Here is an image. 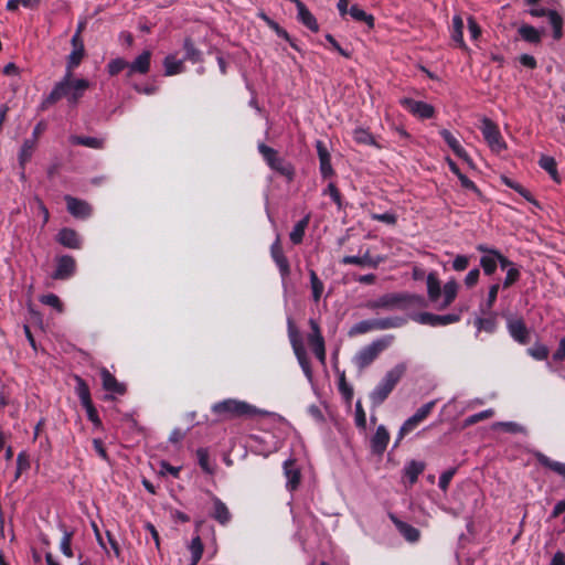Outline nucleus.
Here are the masks:
<instances>
[{"instance_id": "nucleus-54", "label": "nucleus", "mask_w": 565, "mask_h": 565, "mask_svg": "<svg viewBox=\"0 0 565 565\" xmlns=\"http://www.w3.org/2000/svg\"><path fill=\"white\" fill-rule=\"evenodd\" d=\"M548 348L542 343H535L532 348L527 349V354L536 361H544L548 356Z\"/></svg>"}, {"instance_id": "nucleus-40", "label": "nucleus", "mask_w": 565, "mask_h": 565, "mask_svg": "<svg viewBox=\"0 0 565 565\" xmlns=\"http://www.w3.org/2000/svg\"><path fill=\"white\" fill-rule=\"evenodd\" d=\"M451 39L457 44V46L467 49L466 42L463 40V20L459 14H456L452 18Z\"/></svg>"}, {"instance_id": "nucleus-50", "label": "nucleus", "mask_w": 565, "mask_h": 565, "mask_svg": "<svg viewBox=\"0 0 565 565\" xmlns=\"http://www.w3.org/2000/svg\"><path fill=\"white\" fill-rule=\"evenodd\" d=\"M126 68L129 71V62L122 57L113 58L107 64V71L110 76H116Z\"/></svg>"}, {"instance_id": "nucleus-44", "label": "nucleus", "mask_w": 565, "mask_h": 565, "mask_svg": "<svg viewBox=\"0 0 565 565\" xmlns=\"http://www.w3.org/2000/svg\"><path fill=\"white\" fill-rule=\"evenodd\" d=\"M501 180L504 185H507L508 188L518 192L527 202L536 204V201L534 200L532 193L527 189H525L522 184H520L519 182L510 179L509 177H504V175L501 178Z\"/></svg>"}, {"instance_id": "nucleus-58", "label": "nucleus", "mask_w": 565, "mask_h": 565, "mask_svg": "<svg viewBox=\"0 0 565 565\" xmlns=\"http://www.w3.org/2000/svg\"><path fill=\"white\" fill-rule=\"evenodd\" d=\"M493 415H494V411L493 409H491V408L484 409L482 412H479L477 414L468 416L465 419V425L466 426L475 425V424H477L479 422H482V420H486V419L492 417Z\"/></svg>"}, {"instance_id": "nucleus-53", "label": "nucleus", "mask_w": 565, "mask_h": 565, "mask_svg": "<svg viewBox=\"0 0 565 565\" xmlns=\"http://www.w3.org/2000/svg\"><path fill=\"white\" fill-rule=\"evenodd\" d=\"M198 462L201 469L206 473H213V467L210 462V454L206 448H199L196 450Z\"/></svg>"}, {"instance_id": "nucleus-62", "label": "nucleus", "mask_w": 565, "mask_h": 565, "mask_svg": "<svg viewBox=\"0 0 565 565\" xmlns=\"http://www.w3.org/2000/svg\"><path fill=\"white\" fill-rule=\"evenodd\" d=\"M355 425L361 430L366 429V414L361 401H358L355 404Z\"/></svg>"}, {"instance_id": "nucleus-20", "label": "nucleus", "mask_w": 565, "mask_h": 565, "mask_svg": "<svg viewBox=\"0 0 565 565\" xmlns=\"http://www.w3.org/2000/svg\"><path fill=\"white\" fill-rule=\"evenodd\" d=\"M209 493L213 503V509L210 512V516L214 519L218 524L223 526L227 525L232 520V514L227 505L214 493Z\"/></svg>"}, {"instance_id": "nucleus-29", "label": "nucleus", "mask_w": 565, "mask_h": 565, "mask_svg": "<svg viewBox=\"0 0 565 565\" xmlns=\"http://www.w3.org/2000/svg\"><path fill=\"white\" fill-rule=\"evenodd\" d=\"M284 473L287 478V489L290 491L296 490L300 484L301 473L294 460L289 459L284 462Z\"/></svg>"}, {"instance_id": "nucleus-38", "label": "nucleus", "mask_w": 565, "mask_h": 565, "mask_svg": "<svg viewBox=\"0 0 565 565\" xmlns=\"http://www.w3.org/2000/svg\"><path fill=\"white\" fill-rule=\"evenodd\" d=\"M309 222L310 215L308 214L295 224L292 231L289 234V238L294 245H299L302 243Z\"/></svg>"}, {"instance_id": "nucleus-46", "label": "nucleus", "mask_w": 565, "mask_h": 565, "mask_svg": "<svg viewBox=\"0 0 565 565\" xmlns=\"http://www.w3.org/2000/svg\"><path fill=\"white\" fill-rule=\"evenodd\" d=\"M475 326L478 331H486L488 333H493L497 330V318L495 315H491L486 318H478L475 321Z\"/></svg>"}, {"instance_id": "nucleus-61", "label": "nucleus", "mask_w": 565, "mask_h": 565, "mask_svg": "<svg viewBox=\"0 0 565 565\" xmlns=\"http://www.w3.org/2000/svg\"><path fill=\"white\" fill-rule=\"evenodd\" d=\"M323 194H329L339 210L343 209L342 195L334 183H329L327 189L323 191Z\"/></svg>"}, {"instance_id": "nucleus-7", "label": "nucleus", "mask_w": 565, "mask_h": 565, "mask_svg": "<svg viewBox=\"0 0 565 565\" xmlns=\"http://www.w3.org/2000/svg\"><path fill=\"white\" fill-rule=\"evenodd\" d=\"M406 323L407 319L398 316L362 320L352 326L348 334L349 337H355L374 330L397 329L404 327Z\"/></svg>"}, {"instance_id": "nucleus-32", "label": "nucleus", "mask_w": 565, "mask_h": 565, "mask_svg": "<svg viewBox=\"0 0 565 565\" xmlns=\"http://www.w3.org/2000/svg\"><path fill=\"white\" fill-rule=\"evenodd\" d=\"M164 75L173 76L184 72V60L177 58L175 54H169L163 60Z\"/></svg>"}, {"instance_id": "nucleus-26", "label": "nucleus", "mask_w": 565, "mask_h": 565, "mask_svg": "<svg viewBox=\"0 0 565 565\" xmlns=\"http://www.w3.org/2000/svg\"><path fill=\"white\" fill-rule=\"evenodd\" d=\"M439 135L444 139V141L447 143V146L452 150V152L460 158L461 160L470 163L471 158L469 153L466 151V149L460 145L459 140L449 131L448 129H440Z\"/></svg>"}, {"instance_id": "nucleus-45", "label": "nucleus", "mask_w": 565, "mask_h": 565, "mask_svg": "<svg viewBox=\"0 0 565 565\" xmlns=\"http://www.w3.org/2000/svg\"><path fill=\"white\" fill-rule=\"evenodd\" d=\"M74 380L76 382L75 392L81 401V404L83 405L88 402H92L89 386L86 383V381L82 379L79 375H75Z\"/></svg>"}, {"instance_id": "nucleus-60", "label": "nucleus", "mask_w": 565, "mask_h": 565, "mask_svg": "<svg viewBox=\"0 0 565 565\" xmlns=\"http://www.w3.org/2000/svg\"><path fill=\"white\" fill-rule=\"evenodd\" d=\"M40 301L43 305H46V306H50V307L54 308L58 312L63 311V303H62L61 299L55 294L43 295L40 298Z\"/></svg>"}, {"instance_id": "nucleus-52", "label": "nucleus", "mask_w": 565, "mask_h": 565, "mask_svg": "<svg viewBox=\"0 0 565 565\" xmlns=\"http://www.w3.org/2000/svg\"><path fill=\"white\" fill-rule=\"evenodd\" d=\"M338 388L345 401L350 402L353 398V387L348 384L344 371L339 373Z\"/></svg>"}, {"instance_id": "nucleus-43", "label": "nucleus", "mask_w": 565, "mask_h": 565, "mask_svg": "<svg viewBox=\"0 0 565 565\" xmlns=\"http://www.w3.org/2000/svg\"><path fill=\"white\" fill-rule=\"evenodd\" d=\"M84 55L85 49H73L66 60L65 74L73 75L74 70L82 63Z\"/></svg>"}, {"instance_id": "nucleus-22", "label": "nucleus", "mask_w": 565, "mask_h": 565, "mask_svg": "<svg viewBox=\"0 0 565 565\" xmlns=\"http://www.w3.org/2000/svg\"><path fill=\"white\" fill-rule=\"evenodd\" d=\"M100 379L103 388L116 395H125L127 387L124 383L119 382L114 374H111L106 367L100 369Z\"/></svg>"}, {"instance_id": "nucleus-21", "label": "nucleus", "mask_w": 565, "mask_h": 565, "mask_svg": "<svg viewBox=\"0 0 565 565\" xmlns=\"http://www.w3.org/2000/svg\"><path fill=\"white\" fill-rule=\"evenodd\" d=\"M390 443V433L384 425H380L370 440L373 455L382 456Z\"/></svg>"}, {"instance_id": "nucleus-47", "label": "nucleus", "mask_w": 565, "mask_h": 565, "mask_svg": "<svg viewBox=\"0 0 565 565\" xmlns=\"http://www.w3.org/2000/svg\"><path fill=\"white\" fill-rule=\"evenodd\" d=\"M550 24L553 29V38L559 40L563 36V18L557 11H551L548 18Z\"/></svg>"}, {"instance_id": "nucleus-8", "label": "nucleus", "mask_w": 565, "mask_h": 565, "mask_svg": "<svg viewBox=\"0 0 565 565\" xmlns=\"http://www.w3.org/2000/svg\"><path fill=\"white\" fill-rule=\"evenodd\" d=\"M393 340L394 335L390 334L373 341L369 345L363 347L353 358L354 365L360 371H363L370 366L379 358V355L392 344Z\"/></svg>"}, {"instance_id": "nucleus-36", "label": "nucleus", "mask_w": 565, "mask_h": 565, "mask_svg": "<svg viewBox=\"0 0 565 565\" xmlns=\"http://www.w3.org/2000/svg\"><path fill=\"white\" fill-rule=\"evenodd\" d=\"M292 351H294L295 356L297 358V361H298L303 374L311 382L313 379V373H312V369H311V364H310V359L307 354L305 347L295 348Z\"/></svg>"}, {"instance_id": "nucleus-35", "label": "nucleus", "mask_w": 565, "mask_h": 565, "mask_svg": "<svg viewBox=\"0 0 565 565\" xmlns=\"http://www.w3.org/2000/svg\"><path fill=\"white\" fill-rule=\"evenodd\" d=\"M539 166L550 174L554 182L558 184L562 182V178L557 171L556 160L553 157L545 154L541 156Z\"/></svg>"}, {"instance_id": "nucleus-15", "label": "nucleus", "mask_w": 565, "mask_h": 565, "mask_svg": "<svg viewBox=\"0 0 565 565\" xmlns=\"http://www.w3.org/2000/svg\"><path fill=\"white\" fill-rule=\"evenodd\" d=\"M507 329L510 337L518 343L525 345L530 342V330L523 318L509 316L507 319Z\"/></svg>"}, {"instance_id": "nucleus-13", "label": "nucleus", "mask_w": 565, "mask_h": 565, "mask_svg": "<svg viewBox=\"0 0 565 565\" xmlns=\"http://www.w3.org/2000/svg\"><path fill=\"white\" fill-rule=\"evenodd\" d=\"M412 320L430 327L448 326L460 321L459 313L435 315L430 312H419L413 315Z\"/></svg>"}, {"instance_id": "nucleus-57", "label": "nucleus", "mask_w": 565, "mask_h": 565, "mask_svg": "<svg viewBox=\"0 0 565 565\" xmlns=\"http://www.w3.org/2000/svg\"><path fill=\"white\" fill-rule=\"evenodd\" d=\"M85 411H86V414H87V418L89 422H92V424L96 427V428H100L102 427V420L99 418V415H98V412L96 409V407L94 406L93 404V401L92 402H88L86 404H83L82 405Z\"/></svg>"}, {"instance_id": "nucleus-23", "label": "nucleus", "mask_w": 565, "mask_h": 565, "mask_svg": "<svg viewBox=\"0 0 565 565\" xmlns=\"http://www.w3.org/2000/svg\"><path fill=\"white\" fill-rule=\"evenodd\" d=\"M152 53L149 50L143 51L139 54L131 63H129V71H127V77H131L134 74L146 75L150 71Z\"/></svg>"}, {"instance_id": "nucleus-51", "label": "nucleus", "mask_w": 565, "mask_h": 565, "mask_svg": "<svg viewBox=\"0 0 565 565\" xmlns=\"http://www.w3.org/2000/svg\"><path fill=\"white\" fill-rule=\"evenodd\" d=\"M353 139L359 145L374 146L375 140L371 132L363 128H356L353 131Z\"/></svg>"}, {"instance_id": "nucleus-24", "label": "nucleus", "mask_w": 565, "mask_h": 565, "mask_svg": "<svg viewBox=\"0 0 565 565\" xmlns=\"http://www.w3.org/2000/svg\"><path fill=\"white\" fill-rule=\"evenodd\" d=\"M56 242L71 249L82 248L83 243L79 234L71 227L61 228L56 235Z\"/></svg>"}, {"instance_id": "nucleus-63", "label": "nucleus", "mask_w": 565, "mask_h": 565, "mask_svg": "<svg viewBox=\"0 0 565 565\" xmlns=\"http://www.w3.org/2000/svg\"><path fill=\"white\" fill-rule=\"evenodd\" d=\"M456 472H457L456 468H450L440 475L439 481H438V487L440 488V490H443L444 492H446L448 490V487H449L454 476L456 475Z\"/></svg>"}, {"instance_id": "nucleus-14", "label": "nucleus", "mask_w": 565, "mask_h": 565, "mask_svg": "<svg viewBox=\"0 0 565 565\" xmlns=\"http://www.w3.org/2000/svg\"><path fill=\"white\" fill-rule=\"evenodd\" d=\"M270 257L278 268L282 282H285L291 274V268L288 258L286 257L279 236L270 246Z\"/></svg>"}, {"instance_id": "nucleus-31", "label": "nucleus", "mask_w": 565, "mask_h": 565, "mask_svg": "<svg viewBox=\"0 0 565 565\" xmlns=\"http://www.w3.org/2000/svg\"><path fill=\"white\" fill-rule=\"evenodd\" d=\"M425 468L426 465L424 461L411 460L405 465L403 475L407 478L409 484H414L417 482L418 477L424 472Z\"/></svg>"}, {"instance_id": "nucleus-9", "label": "nucleus", "mask_w": 565, "mask_h": 565, "mask_svg": "<svg viewBox=\"0 0 565 565\" xmlns=\"http://www.w3.org/2000/svg\"><path fill=\"white\" fill-rule=\"evenodd\" d=\"M480 130L493 152L500 153L507 149V142L501 135L499 126L493 120L484 117L481 121Z\"/></svg>"}, {"instance_id": "nucleus-3", "label": "nucleus", "mask_w": 565, "mask_h": 565, "mask_svg": "<svg viewBox=\"0 0 565 565\" xmlns=\"http://www.w3.org/2000/svg\"><path fill=\"white\" fill-rule=\"evenodd\" d=\"M427 296L430 302L437 303L443 294V301L437 306V309L444 310L448 308L456 299L458 294V284L455 279L448 280L441 288L440 280L436 271H430L426 279Z\"/></svg>"}, {"instance_id": "nucleus-49", "label": "nucleus", "mask_w": 565, "mask_h": 565, "mask_svg": "<svg viewBox=\"0 0 565 565\" xmlns=\"http://www.w3.org/2000/svg\"><path fill=\"white\" fill-rule=\"evenodd\" d=\"M288 338L291 344L292 350L295 348L303 347L302 339L300 337V332L294 323L291 318H288Z\"/></svg>"}, {"instance_id": "nucleus-42", "label": "nucleus", "mask_w": 565, "mask_h": 565, "mask_svg": "<svg viewBox=\"0 0 565 565\" xmlns=\"http://www.w3.org/2000/svg\"><path fill=\"white\" fill-rule=\"evenodd\" d=\"M310 288L312 294V300L318 303L322 297L324 285L313 269L309 270Z\"/></svg>"}, {"instance_id": "nucleus-41", "label": "nucleus", "mask_w": 565, "mask_h": 565, "mask_svg": "<svg viewBox=\"0 0 565 565\" xmlns=\"http://www.w3.org/2000/svg\"><path fill=\"white\" fill-rule=\"evenodd\" d=\"M349 14L351 18L359 22H364L369 29L374 28L375 19L372 14L365 12L363 9H361L358 4L351 6L349 10Z\"/></svg>"}, {"instance_id": "nucleus-12", "label": "nucleus", "mask_w": 565, "mask_h": 565, "mask_svg": "<svg viewBox=\"0 0 565 565\" xmlns=\"http://www.w3.org/2000/svg\"><path fill=\"white\" fill-rule=\"evenodd\" d=\"M399 105L418 119H430L435 116V107L428 103L415 100L411 97H402Z\"/></svg>"}, {"instance_id": "nucleus-11", "label": "nucleus", "mask_w": 565, "mask_h": 565, "mask_svg": "<svg viewBox=\"0 0 565 565\" xmlns=\"http://www.w3.org/2000/svg\"><path fill=\"white\" fill-rule=\"evenodd\" d=\"M309 327L311 331L307 335L308 344L318 361L326 364V342L320 326L315 319H309Z\"/></svg>"}, {"instance_id": "nucleus-55", "label": "nucleus", "mask_w": 565, "mask_h": 565, "mask_svg": "<svg viewBox=\"0 0 565 565\" xmlns=\"http://www.w3.org/2000/svg\"><path fill=\"white\" fill-rule=\"evenodd\" d=\"M480 266L482 267L484 275H493L498 268L497 257L494 255L482 256L480 258Z\"/></svg>"}, {"instance_id": "nucleus-34", "label": "nucleus", "mask_w": 565, "mask_h": 565, "mask_svg": "<svg viewBox=\"0 0 565 565\" xmlns=\"http://www.w3.org/2000/svg\"><path fill=\"white\" fill-rule=\"evenodd\" d=\"M70 142L75 146H84L92 149H104L105 147V139L96 137L72 135Z\"/></svg>"}, {"instance_id": "nucleus-48", "label": "nucleus", "mask_w": 565, "mask_h": 565, "mask_svg": "<svg viewBox=\"0 0 565 565\" xmlns=\"http://www.w3.org/2000/svg\"><path fill=\"white\" fill-rule=\"evenodd\" d=\"M63 529V536L60 543V550L66 557L73 556L72 551V539H73V532L68 531L64 525L61 526Z\"/></svg>"}, {"instance_id": "nucleus-59", "label": "nucleus", "mask_w": 565, "mask_h": 565, "mask_svg": "<svg viewBox=\"0 0 565 565\" xmlns=\"http://www.w3.org/2000/svg\"><path fill=\"white\" fill-rule=\"evenodd\" d=\"M521 271L518 267H511L507 271V276L502 282L503 289H509L511 286H513L515 282L520 280Z\"/></svg>"}, {"instance_id": "nucleus-64", "label": "nucleus", "mask_w": 565, "mask_h": 565, "mask_svg": "<svg viewBox=\"0 0 565 565\" xmlns=\"http://www.w3.org/2000/svg\"><path fill=\"white\" fill-rule=\"evenodd\" d=\"M469 264H470V256L457 255L451 263V267L455 271H463L469 267Z\"/></svg>"}, {"instance_id": "nucleus-2", "label": "nucleus", "mask_w": 565, "mask_h": 565, "mask_svg": "<svg viewBox=\"0 0 565 565\" xmlns=\"http://www.w3.org/2000/svg\"><path fill=\"white\" fill-rule=\"evenodd\" d=\"M426 300L422 295L409 292H388L376 299L369 300L365 307L370 310H407L415 307H425Z\"/></svg>"}, {"instance_id": "nucleus-10", "label": "nucleus", "mask_w": 565, "mask_h": 565, "mask_svg": "<svg viewBox=\"0 0 565 565\" xmlns=\"http://www.w3.org/2000/svg\"><path fill=\"white\" fill-rule=\"evenodd\" d=\"M435 406V402H428L420 406L416 413L411 416L408 419H406L403 425L399 428V431L397 434V438L395 441V447L399 444V441L407 436L409 433H412L423 420H425L428 415L431 413L433 408Z\"/></svg>"}, {"instance_id": "nucleus-56", "label": "nucleus", "mask_w": 565, "mask_h": 565, "mask_svg": "<svg viewBox=\"0 0 565 565\" xmlns=\"http://www.w3.org/2000/svg\"><path fill=\"white\" fill-rule=\"evenodd\" d=\"M190 551L191 558H193L194 562H200L204 552V546L199 535L192 539L190 544Z\"/></svg>"}, {"instance_id": "nucleus-25", "label": "nucleus", "mask_w": 565, "mask_h": 565, "mask_svg": "<svg viewBox=\"0 0 565 565\" xmlns=\"http://www.w3.org/2000/svg\"><path fill=\"white\" fill-rule=\"evenodd\" d=\"M390 520L393 522V524L396 526L397 531L399 532L403 537L411 542L415 543L420 537V532L415 526L399 520L394 513H388Z\"/></svg>"}, {"instance_id": "nucleus-39", "label": "nucleus", "mask_w": 565, "mask_h": 565, "mask_svg": "<svg viewBox=\"0 0 565 565\" xmlns=\"http://www.w3.org/2000/svg\"><path fill=\"white\" fill-rule=\"evenodd\" d=\"M518 33L521 39L531 44H539L542 40V33L530 24H522L518 29Z\"/></svg>"}, {"instance_id": "nucleus-6", "label": "nucleus", "mask_w": 565, "mask_h": 565, "mask_svg": "<svg viewBox=\"0 0 565 565\" xmlns=\"http://www.w3.org/2000/svg\"><path fill=\"white\" fill-rule=\"evenodd\" d=\"M257 148L264 161L273 171L284 178L287 183H291L295 180L296 168L291 161L279 156L277 150L263 142H260Z\"/></svg>"}, {"instance_id": "nucleus-17", "label": "nucleus", "mask_w": 565, "mask_h": 565, "mask_svg": "<svg viewBox=\"0 0 565 565\" xmlns=\"http://www.w3.org/2000/svg\"><path fill=\"white\" fill-rule=\"evenodd\" d=\"M76 271V260L71 255H62L56 258V267L52 275L55 280H66L74 276Z\"/></svg>"}, {"instance_id": "nucleus-28", "label": "nucleus", "mask_w": 565, "mask_h": 565, "mask_svg": "<svg viewBox=\"0 0 565 565\" xmlns=\"http://www.w3.org/2000/svg\"><path fill=\"white\" fill-rule=\"evenodd\" d=\"M38 147V143L34 141V139H25L21 146V149L18 154V161L19 167L22 170L21 178L24 179V170L26 164L30 162L35 149Z\"/></svg>"}, {"instance_id": "nucleus-19", "label": "nucleus", "mask_w": 565, "mask_h": 565, "mask_svg": "<svg viewBox=\"0 0 565 565\" xmlns=\"http://www.w3.org/2000/svg\"><path fill=\"white\" fill-rule=\"evenodd\" d=\"M67 211L76 218L86 220L92 215V206L84 200L65 195Z\"/></svg>"}, {"instance_id": "nucleus-5", "label": "nucleus", "mask_w": 565, "mask_h": 565, "mask_svg": "<svg viewBox=\"0 0 565 565\" xmlns=\"http://www.w3.org/2000/svg\"><path fill=\"white\" fill-rule=\"evenodd\" d=\"M212 412L223 419L254 418L265 415V412L244 401L227 398L213 404Z\"/></svg>"}, {"instance_id": "nucleus-27", "label": "nucleus", "mask_w": 565, "mask_h": 565, "mask_svg": "<svg viewBox=\"0 0 565 565\" xmlns=\"http://www.w3.org/2000/svg\"><path fill=\"white\" fill-rule=\"evenodd\" d=\"M533 457L544 468L552 470L556 475L565 479V463L551 459L540 450H534Z\"/></svg>"}, {"instance_id": "nucleus-4", "label": "nucleus", "mask_w": 565, "mask_h": 565, "mask_svg": "<svg viewBox=\"0 0 565 565\" xmlns=\"http://www.w3.org/2000/svg\"><path fill=\"white\" fill-rule=\"evenodd\" d=\"M407 366L404 362L396 364L386 372L380 383L369 394L372 408L381 406L405 375Z\"/></svg>"}, {"instance_id": "nucleus-18", "label": "nucleus", "mask_w": 565, "mask_h": 565, "mask_svg": "<svg viewBox=\"0 0 565 565\" xmlns=\"http://www.w3.org/2000/svg\"><path fill=\"white\" fill-rule=\"evenodd\" d=\"M316 150L319 159V170L323 179H329L335 174L331 164V154L322 140L316 141Z\"/></svg>"}, {"instance_id": "nucleus-16", "label": "nucleus", "mask_w": 565, "mask_h": 565, "mask_svg": "<svg viewBox=\"0 0 565 565\" xmlns=\"http://www.w3.org/2000/svg\"><path fill=\"white\" fill-rule=\"evenodd\" d=\"M384 262L382 256H372L370 249H366L363 254L356 256H344L341 258L340 263L342 265H355L362 268H373L376 269L381 263Z\"/></svg>"}, {"instance_id": "nucleus-33", "label": "nucleus", "mask_w": 565, "mask_h": 565, "mask_svg": "<svg viewBox=\"0 0 565 565\" xmlns=\"http://www.w3.org/2000/svg\"><path fill=\"white\" fill-rule=\"evenodd\" d=\"M184 56L183 60L196 64L203 61V53L196 47L194 41L188 36L183 41Z\"/></svg>"}, {"instance_id": "nucleus-37", "label": "nucleus", "mask_w": 565, "mask_h": 565, "mask_svg": "<svg viewBox=\"0 0 565 565\" xmlns=\"http://www.w3.org/2000/svg\"><path fill=\"white\" fill-rule=\"evenodd\" d=\"M292 351H294L295 356L297 358V361H298L303 374L311 382L313 379V373H312V369H311V364H310V359L307 354L305 347L295 348Z\"/></svg>"}, {"instance_id": "nucleus-30", "label": "nucleus", "mask_w": 565, "mask_h": 565, "mask_svg": "<svg viewBox=\"0 0 565 565\" xmlns=\"http://www.w3.org/2000/svg\"><path fill=\"white\" fill-rule=\"evenodd\" d=\"M298 20L310 31L318 32L319 24L315 15L309 11L302 1H297Z\"/></svg>"}, {"instance_id": "nucleus-1", "label": "nucleus", "mask_w": 565, "mask_h": 565, "mask_svg": "<svg viewBox=\"0 0 565 565\" xmlns=\"http://www.w3.org/2000/svg\"><path fill=\"white\" fill-rule=\"evenodd\" d=\"M89 87L88 79L75 78L73 75L64 74L62 79L55 83L51 93L44 97L40 108L45 110L61 99H66L70 107H76Z\"/></svg>"}]
</instances>
